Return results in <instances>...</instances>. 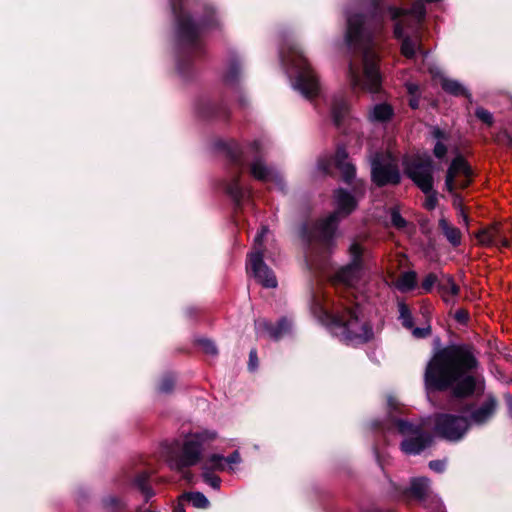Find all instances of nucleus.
I'll return each instance as SVG.
<instances>
[{"mask_svg":"<svg viewBox=\"0 0 512 512\" xmlns=\"http://www.w3.org/2000/svg\"><path fill=\"white\" fill-rule=\"evenodd\" d=\"M476 366L471 353L462 347L448 346L437 351L425 371L427 389L443 390L452 387L458 396L472 393L476 380L468 372Z\"/></svg>","mask_w":512,"mask_h":512,"instance_id":"f257e3e1","label":"nucleus"},{"mask_svg":"<svg viewBox=\"0 0 512 512\" xmlns=\"http://www.w3.org/2000/svg\"><path fill=\"white\" fill-rule=\"evenodd\" d=\"M363 18L360 15L348 17V28L346 33V41L349 46H363L362 70L356 62L349 65V79L353 87H359L369 91H377L381 78L377 70L376 54L366 44L369 36L363 27Z\"/></svg>","mask_w":512,"mask_h":512,"instance_id":"f03ea898","label":"nucleus"},{"mask_svg":"<svg viewBox=\"0 0 512 512\" xmlns=\"http://www.w3.org/2000/svg\"><path fill=\"white\" fill-rule=\"evenodd\" d=\"M281 59L287 67L289 76L294 78V88L298 89L305 97L315 96L319 89L318 82L302 51L296 47H290L287 51L282 52Z\"/></svg>","mask_w":512,"mask_h":512,"instance_id":"7ed1b4c3","label":"nucleus"},{"mask_svg":"<svg viewBox=\"0 0 512 512\" xmlns=\"http://www.w3.org/2000/svg\"><path fill=\"white\" fill-rule=\"evenodd\" d=\"M331 329L333 333L349 342H365L372 338L373 333L368 324L359 319L352 308L345 307L332 316Z\"/></svg>","mask_w":512,"mask_h":512,"instance_id":"20e7f679","label":"nucleus"},{"mask_svg":"<svg viewBox=\"0 0 512 512\" xmlns=\"http://www.w3.org/2000/svg\"><path fill=\"white\" fill-rule=\"evenodd\" d=\"M216 437L217 435L213 431L186 435L182 445L181 458L178 461L172 462L171 467L181 469L182 467L195 465L200 460L202 446L213 441Z\"/></svg>","mask_w":512,"mask_h":512,"instance_id":"39448f33","label":"nucleus"},{"mask_svg":"<svg viewBox=\"0 0 512 512\" xmlns=\"http://www.w3.org/2000/svg\"><path fill=\"white\" fill-rule=\"evenodd\" d=\"M266 233L267 229L262 228L256 235L253 252L249 255V266L260 284L267 288H274L277 286V280L272 271L263 262L262 245Z\"/></svg>","mask_w":512,"mask_h":512,"instance_id":"423d86ee","label":"nucleus"},{"mask_svg":"<svg viewBox=\"0 0 512 512\" xmlns=\"http://www.w3.org/2000/svg\"><path fill=\"white\" fill-rule=\"evenodd\" d=\"M349 253L351 258L350 263L336 272L333 282L353 288L363 276L361 263L362 249L357 243H353L349 248Z\"/></svg>","mask_w":512,"mask_h":512,"instance_id":"0eeeda50","label":"nucleus"},{"mask_svg":"<svg viewBox=\"0 0 512 512\" xmlns=\"http://www.w3.org/2000/svg\"><path fill=\"white\" fill-rule=\"evenodd\" d=\"M336 210L320 223V230L324 237H330L335 224L343 217L349 215L357 205L356 200L349 193L338 190L335 193Z\"/></svg>","mask_w":512,"mask_h":512,"instance_id":"6e6552de","label":"nucleus"},{"mask_svg":"<svg viewBox=\"0 0 512 512\" xmlns=\"http://www.w3.org/2000/svg\"><path fill=\"white\" fill-rule=\"evenodd\" d=\"M371 165L372 179L377 185L397 184L400 181L396 164L389 154L376 155Z\"/></svg>","mask_w":512,"mask_h":512,"instance_id":"1a4fd4ad","label":"nucleus"},{"mask_svg":"<svg viewBox=\"0 0 512 512\" xmlns=\"http://www.w3.org/2000/svg\"><path fill=\"white\" fill-rule=\"evenodd\" d=\"M467 428L468 423L461 416L441 414L435 419L436 433L447 440H459L467 431Z\"/></svg>","mask_w":512,"mask_h":512,"instance_id":"9d476101","label":"nucleus"},{"mask_svg":"<svg viewBox=\"0 0 512 512\" xmlns=\"http://www.w3.org/2000/svg\"><path fill=\"white\" fill-rule=\"evenodd\" d=\"M397 428L402 435L407 437L401 444V448L406 454H418L430 442V438L424 436L418 426L405 421H398Z\"/></svg>","mask_w":512,"mask_h":512,"instance_id":"9b49d317","label":"nucleus"},{"mask_svg":"<svg viewBox=\"0 0 512 512\" xmlns=\"http://www.w3.org/2000/svg\"><path fill=\"white\" fill-rule=\"evenodd\" d=\"M471 170L461 156L456 157L447 170L445 188L450 193L463 189L470 183Z\"/></svg>","mask_w":512,"mask_h":512,"instance_id":"f8f14e48","label":"nucleus"},{"mask_svg":"<svg viewBox=\"0 0 512 512\" xmlns=\"http://www.w3.org/2000/svg\"><path fill=\"white\" fill-rule=\"evenodd\" d=\"M424 13V5L421 2L415 3L411 10L390 7L388 9V14L391 20L395 21V36L398 38L403 37L404 29L412 22H418L424 16Z\"/></svg>","mask_w":512,"mask_h":512,"instance_id":"ddd939ff","label":"nucleus"},{"mask_svg":"<svg viewBox=\"0 0 512 512\" xmlns=\"http://www.w3.org/2000/svg\"><path fill=\"white\" fill-rule=\"evenodd\" d=\"M408 176L424 192L430 193L433 188V165L431 160L425 163H414L406 169Z\"/></svg>","mask_w":512,"mask_h":512,"instance_id":"4468645a","label":"nucleus"},{"mask_svg":"<svg viewBox=\"0 0 512 512\" xmlns=\"http://www.w3.org/2000/svg\"><path fill=\"white\" fill-rule=\"evenodd\" d=\"M251 173L255 178L264 182L274 181L276 183H281L282 181L278 172L267 166L261 159H255L251 163Z\"/></svg>","mask_w":512,"mask_h":512,"instance_id":"2eb2a0df","label":"nucleus"},{"mask_svg":"<svg viewBox=\"0 0 512 512\" xmlns=\"http://www.w3.org/2000/svg\"><path fill=\"white\" fill-rule=\"evenodd\" d=\"M257 333L261 336H269L274 339L281 337L288 331V323L286 321L279 322L276 326L268 323L264 319H260L255 323Z\"/></svg>","mask_w":512,"mask_h":512,"instance_id":"dca6fc26","label":"nucleus"},{"mask_svg":"<svg viewBox=\"0 0 512 512\" xmlns=\"http://www.w3.org/2000/svg\"><path fill=\"white\" fill-rule=\"evenodd\" d=\"M333 163L335 164L336 168L341 171L342 176L346 181L353 177L355 170L353 165L348 162L347 153L344 149L337 150L333 159Z\"/></svg>","mask_w":512,"mask_h":512,"instance_id":"f3484780","label":"nucleus"},{"mask_svg":"<svg viewBox=\"0 0 512 512\" xmlns=\"http://www.w3.org/2000/svg\"><path fill=\"white\" fill-rule=\"evenodd\" d=\"M439 227L447 238V240L453 245L458 246L461 243V232L458 228L451 225L446 218L442 217L439 220Z\"/></svg>","mask_w":512,"mask_h":512,"instance_id":"a211bd4d","label":"nucleus"},{"mask_svg":"<svg viewBox=\"0 0 512 512\" xmlns=\"http://www.w3.org/2000/svg\"><path fill=\"white\" fill-rule=\"evenodd\" d=\"M393 115V110L390 105L386 103H381L375 105L370 113L369 118L374 122H384L389 120Z\"/></svg>","mask_w":512,"mask_h":512,"instance_id":"6ab92c4d","label":"nucleus"},{"mask_svg":"<svg viewBox=\"0 0 512 512\" xmlns=\"http://www.w3.org/2000/svg\"><path fill=\"white\" fill-rule=\"evenodd\" d=\"M494 409H495L494 401H490V402L486 403L485 405L480 407L478 410H476L472 414L473 422H475L477 424L484 423L492 416Z\"/></svg>","mask_w":512,"mask_h":512,"instance_id":"aec40b11","label":"nucleus"},{"mask_svg":"<svg viewBox=\"0 0 512 512\" xmlns=\"http://www.w3.org/2000/svg\"><path fill=\"white\" fill-rule=\"evenodd\" d=\"M438 74H439L441 86L445 91H447L451 94L457 95V96L466 95V89L459 82L452 80V79L445 78L444 76H442L440 74V72Z\"/></svg>","mask_w":512,"mask_h":512,"instance_id":"412c9836","label":"nucleus"},{"mask_svg":"<svg viewBox=\"0 0 512 512\" xmlns=\"http://www.w3.org/2000/svg\"><path fill=\"white\" fill-rule=\"evenodd\" d=\"M416 283V274L414 272L403 273L394 283L400 291L411 290Z\"/></svg>","mask_w":512,"mask_h":512,"instance_id":"4be33fe9","label":"nucleus"},{"mask_svg":"<svg viewBox=\"0 0 512 512\" xmlns=\"http://www.w3.org/2000/svg\"><path fill=\"white\" fill-rule=\"evenodd\" d=\"M429 489V481L426 478H417L412 481L411 484V493L422 499L428 492Z\"/></svg>","mask_w":512,"mask_h":512,"instance_id":"5701e85b","label":"nucleus"},{"mask_svg":"<svg viewBox=\"0 0 512 512\" xmlns=\"http://www.w3.org/2000/svg\"><path fill=\"white\" fill-rule=\"evenodd\" d=\"M442 295L445 301H449L459 292V287L451 277H446L441 284Z\"/></svg>","mask_w":512,"mask_h":512,"instance_id":"b1692460","label":"nucleus"},{"mask_svg":"<svg viewBox=\"0 0 512 512\" xmlns=\"http://www.w3.org/2000/svg\"><path fill=\"white\" fill-rule=\"evenodd\" d=\"M181 499H187L196 508L205 509L209 506L208 499L199 492L183 495Z\"/></svg>","mask_w":512,"mask_h":512,"instance_id":"393cba45","label":"nucleus"},{"mask_svg":"<svg viewBox=\"0 0 512 512\" xmlns=\"http://www.w3.org/2000/svg\"><path fill=\"white\" fill-rule=\"evenodd\" d=\"M134 484L143 493L146 499L154 495V492L147 484V476L145 474L137 476L134 480Z\"/></svg>","mask_w":512,"mask_h":512,"instance_id":"a878e982","label":"nucleus"},{"mask_svg":"<svg viewBox=\"0 0 512 512\" xmlns=\"http://www.w3.org/2000/svg\"><path fill=\"white\" fill-rule=\"evenodd\" d=\"M210 468L216 469V470H224V468H225L224 457L221 455H216V454L209 457V459L207 460V462L205 463V465L203 467V470H208Z\"/></svg>","mask_w":512,"mask_h":512,"instance_id":"bb28decb","label":"nucleus"},{"mask_svg":"<svg viewBox=\"0 0 512 512\" xmlns=\"http://www.w3.org/2000/svg\"><path fill=\"white\" fill-rule=\"evenodd\" d=\"M398 307H399L400 319L402 321L403 326H405L408 329H412L413 328L412 317L410 315V311H409L408 307L403 303H400Z\"/></svg>","mask_w":512,"mask_h":512,"instance_id":"cd10ccee","label":"nucleus"},{"mask_svg":"<svg viewBox=\"0 0 512 512\" xmlns=\"http://www.w3.org/2000/svg\"><path fill=\"white\" fill-rule=\"evenodd\" d=\"M416 49H417V44L415 42H413L412 40H410L408 38H405L403 40L402 45H401V51L405 57L409 58V57L414 56Z\"/></svg>","mask_w":512,"mask_h":512,"instance_id":"c85d7f7f","label":"nucleus"},{"mask_svg":"<svg viewBox=\"0 0 512 512\" xmlns=\"http://www.w3.org/2000/svg\"><path fill=\"white\" fill-rule=\"evenodd\" d=\"M475 237L478 240V243L483 246H490L495 242V239L491 236V233L488 230H485L484 228L481 229Z\"/></svg>","mask_w":512,"mask_h":512,"instance_id":"c756f323","label":"nucleus"},{"mask_svg":"<svg viewBox=\"0 0 512 512\" xmlns=\"http://www.w3.org/2000/svg\"><path fill=\"white\" fill-rule=\"evenodd\" d=\"M347 105L345 102L339 99H335L332 103V113L336 121H339L342 116V111H346Z\"/></svg>","mask_w":512,"mask_h":512,"instance_id":"7c9ffc66","label":"nucleus"},{"mask_svg":"<svg viewBox=\"0 0 512 512\" xmlns=\"http://www.w3.org/2000/svg\"><path fill=\"white\" fill-rule=\"evenodd\" d=\"M476 116L478 119H480L482 122L486 123L487 125H491L493 123L492 114L489 111L485 110L484 108H477Z\"/></svg>","mask_w":512,"mask_h":512,"instance_id":"2f4dec72","label":"nucleus"},{"mask_svg":"<svg viewBox=\"0 0 512 512\" xmlns=\"http://www.w3.org/2000/svg\"><path fill=\"white\" fill-rule=\"evenodd\" d=\"M426 194L425 207L429 210H432L436 207L438 199L437 193L432 189L430 193Z\"/></svg>","mask_w":512,"mask_h":512,"instance_id":"473e14b6","label":"nucleus"},{"mask_svg":"<svg viewBox=\"0 0 512 512\" xmlns=\"http://www.w3.org/2000/svg\"><path fill=\"white\" fill-rule=\"evenodd\" d=\"M200 345L205 353L211 354V355L217 354V347L211 340H208V339L201 340Z\"/></svg>","mask_w":512,"mask_h":512,"instance_id":"72a5a7b5","label":"nucleus"},{"mask_svg":"<svg viewBox=\"0 0 512 512\" xmlns=\"http://www.w3.org/2000/svg\"><path fill=\"white\" fill-rule=\"evenodd\" d=\"M204 480L214 489H218L220 486V478L210 474L207 470L203 471Z\"/></svg>","mask_w":512,"mask_h":512,"instance_id":"f704fd0d","label":"nucleus"},{"mask_svg":"<svg viewBox=\"0 0 512 512\" xmlns=\"http://www.w3.org/2000/svg\"><path fill=\"white\" fill-rule=\"evenodd\" d=\"M431 334V327L430 325H426L422 328H414L412 329V335L415 338H425Z\"/></svg>","mask_w":512,"mask_h":512,"instance_id":"c9c22d12","label":"nucleus"},{"mask_svg":"<svg viewBox=\"0 0 512 512\" xmlns=\"http://www.w3.org/2000/svg\"><path fill=\"white\" fill-rule=\"evenodd\" d=\"M446 152H447L446 146L441 141H437V143L434 146V150H433L434 155L437 158H442L445 156Z\"/></svg>","mask_w":512,"mask_h":512,"instance_id":"e433bc0d","label":"nucleus"},{"mask_svg":"<svg viewBox=\"0 0 512 512\" xmlns=\"http://www.w3.org/2000/svg\"><path fill=\"white\" fill-rule=\"evenodd\" d=\"M391 221H392L393 225L397 228H402L405 226V220L401 217V215L397 211L392 212Z\"/></svg>","mask_w":512,"mask_h":512,"instance_id":"4c0bfd02","label":"nucleus"},{"mask_svg":"<svg viewBox=\"0 0 512 512\" xmlns=\"http://www.w3.org/2000/svg\"><path fill=\"white\" fill-rule=\"evenodd\" d=\"M436 282V276L433 275V274H429L423 281V288L426 290V291H429L432 286L434 285V283Z\"/></svg>","mask_w":512,"mask_h":512,"instance_id":"58836bf2","label":"nucleus"},{"mask_svg":"<svg viewBox=\"0 0 512 512\" xmlns=\"http://www.w3.org/2000/svg\"><path fill=\"white\" fill-rule=\"evenodd\" d=\"M485 230H488L491 233V236L496 240L500 237V226L499 224H492L488 227L484 228Z\"/></svg>","mask_w":512,"mask_h":512,"instance_id":"ea45409f","label":"nucleus"},{"mask_svg":"<svg viewBox=\"0 0 512 512\" xmlns=\"http://www.w3.org/2000/svg\"><path fill=\"white\" fill-rule=\"evenodd\" d=\"M241 458L238 452H234L230 457L224 458V462L227 463L230 468H232V465L240 463Z\"/></svg>","mask_w":512,"mask_h":512,"instance_id":"a19ab883","label":"nucleus"},{"mask_svg":"<svg viewBox=\"0 0 512 512\" xmlns=\"http://www.w3.org/2000/svg\"><path fill=\"white\" fill-rule=\"evenodd\" d=\"M453 195V206L454 208L459 211L460 213H462V209H464L463 207V203H462V199L461 197L455 193V191L453 193H451Z\"/></svg>","mask_w":512,"mask_h":512,"instance_id":"79ce46f5","label":"nucleus"},{"mask_svg":"<svg viewBox=\"0 0 512 512\" xmlns=\"http://www.w3.org/2000/svg\"><path fill=\"white\" fill-rule=\"evenodd\" d=\"M318 167L323 172L328 173V172H330L331 161L328 159H320L318 161Z\"/></svg>","mask_w":512,"mask_h":512,"instance_id":"37998d69","label":"nucleus"},{"mask_svg":"<svg viewBox=\"0 0 512 512\" xmlns=\"http://www.w3.org/2000/svg\"><path fill=\"white\" fill-rule=\"evenodd\" d=\"M429 467L432 469V470H435V471H438V472H441L444 470V467H445V462L444 461H431L429 463Z\"/></svg>","mask_w":512,"mask_h":512,"instance_id":"c03bdc74","label":"nucleus"},{"mask_svg":"<svg viewBox=\"0 0 512 512\" xmlns=\"http://www.w3.org/2000/svg\"><path fill=\"white\" fill-rule=\"evenodd\" d=\"M432 136L435 139H437L438 141L446 140L447 139L446 134L443 131H441L439 128H437V127H434L432 129Z\"/></svg>","mask_w":512,"mask_h":512,"instance_id":"a18cd8bd","label":"nucleus"},{"mask_svg":"<svg viewBox=\"0 0 512 512\" xmlns=\"http://www.w3.org/2000/svg\"><path fill=\"white\" fill-rule=\"evenodd\" d=\"M228 193L235 199L239 198L240 195V187L238 183H234L232 186L228 188Z\"/></svg>","mask_w":512,"mask_h":512,"instance_id":"49530a36","label":"nucleus"},{"mask_svg":"<svg viewBox=\"0 0 512 512\" xmlns=\"http://www.w3.org/2000/svg\"><path fill=\"white\" fill-rule=\"evenodd\" d=\"M173 386V380L171 379H166L163 381V383L161 384L160 386V389L161 391L163 392H167L171 389V387Z\"/></svg>","mask_w":512,"mask_h":512,"instance_id":"de8ad7c7","label":"nucleus"},{"mask_svg":"<svg viewBox=\"0 0 512 512\" xmlns=\"http://www.w3.org/2000/svg\"><path fill=\"white\" fill-rule=\"evenodd\" d=\"M456 318L460 322H464L467 319V312L466 311H458L456 313Z\"/></svg>","mask_w":512,"mask_h":512,"instance_id":"09e8293b","label":"nucleus"},{"mask_svg":"<svg viewBox=\"0 0 512 512\" xmlns=\"http://www.w3.org/2000/svg\"><path fill=\"white\" fill-rule=\"evenodd\" d=\"M458 215L462 218L463 222L465 223L466 226H468V223H469V219H468V216L467 214L465 213L464 209H462V213H460L458 211Z\"/></svg>","mask_w":512,"mask_h":512,"instance_id":"8fccbe9b","label":"nucleus"},{"mask_svg":"<svg viewBox=\"0 0 512 512\" xmlns=\"http://www.w3.org/2000/svg\"><path fill=\"white\" fill-rule=\"evenodd\" d=\"M407 88L411 94L415 93L418 90V87L415 84H409Z\"/></svg>","mask_w":512,"mask_h":512,"instance_id":"3c124183","label":"nucleus"},{"mask_svg":"<svg viewBox=\"0 0 512 512\" xmlns=\"http://www.w3.org/2000/svg\"><path fill=\"white\" fill-rule=\"evenodd\" d=\"M108 503H109L110 505H112V506H115V507H118V506L120 505V502H119L118 500L114 499V498H110V499L108 500Z\"/></svg>","mask_w":512,"mask_h":512,"instance_id":"603ef678","label":"nucleus"},{"mask_svg":"<svg viewBox=\"0 0 512 512\" xmlns=\"http://www.w3.org/2000/svg\"><path fill=\"white\" fill-rule=\"evenodd\" d=\"M256 358V352L255 351H251L250 352V363L253 364V360H255Z\"/></svg>","mask_w":512,"mask_h":512,"instance_id":"864d4df0","label":"nucleus"},{"mask_svg":"<svg viewBox=\"0 0 512 512\" xmlns=\"http://www.w3.org/2000/svg\"><path fill=\"white\" fill-rule=\"evenodd\" d=\"M499 241H500L502 246H508L509 245L508 240L505 239V238H502V239L499 238Z\"/></svg>","mask_w":512,"mask_h":512,"instance_id":"5fc2aeb1","label":"nucleus"},{"mask_svg":"<svg viewBox=\"0 0 512 512\" xmlns=\"http://www.w3.org/2000/svg\"><path fill=\"white\" fill-rule=\"evenodd\" d=\"M174 512H185L184 509L182 507H177Z\"/></svg>","mask_w":512,"mask_h":512,"instance_id":"6e6d98bb","label":"nucleus"},{"mask_svg":"<svg viewBox=\"0 0 512 512\" xmlns=\"http://www.w3.org/2000/svg\"><path fill=\"white\" fill-rule=\"evenodd\" d=\"M410 104H411V106H412L413 108H416V107H417V103H416V101H411V102H410Z\"/></svg>","mask_w":512,"mask_h":512,"instance_id":"4d7b16f0","label":"nucleus"},{"mask_svg":"<svg viewBox=\"0 0 512 512\" xmlns=\"http://www.w3.org/2000/svg\"><path fill=\"white\" fill-rule=\"evenodd\" d=\"M507 402H508L509 406H511V405H512V403H511V399H508V400H507Z\"/></svg>","mask_w":512,"mask_h":512,"instance_id":"13d9d810","label":"nucleus"}]
</instances>
